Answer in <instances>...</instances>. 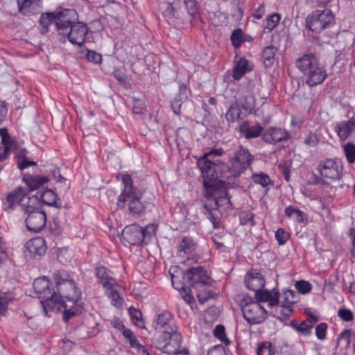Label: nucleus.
<instances>
[{
	"label": "nucleus",
	"mask_w": 355,
	"mask_h": 355,
	"mask_svg": "<svg viewBox=\"0 0 355 355\" xmlns=\"http://www.w3.org/2000/svg\"><path fill=\"white\" fill-rule=\"evenodd\" d=\"M252 180L254 183L259 184L262 187H266L268 185L273 184V182L269 175L263 172L252 173Z\"/></svg>",
	"instance_id": "58836bf2"
},
{
	"label": "nucleus",
	"mask_w": 355,
	"mask_h": 355,
	"mask_svg": "<svg viewBox=\"0 0 355 355\" xmlns=\"http://www.w3.org/2000/svg\"><path fill=\"white\" fill-rule=\"evenodd\" d=\"M184 4L190 17V24L198 28H202V19L200 16V6L197 0H184Z\"/></svg>",
	"instance_id": "6ab92c4d"
},
{
	"label": "nucleus",
	"mask_w": 355,
	"mask_h": 355,
	"mask_svg": "<svg viewBox=\"0 0 355 355\" xmlns=\"http://www.w3.org/2000/svg\"><path fill=\"white\" fill-rule=\"evenodd\" d=\"M40 198L47 205L55 207H60L62 206V202L58 198L57 193L51 189H47L44 191L40 195Z\"/></svg>",
	"instance_id": "2f4dec72"
},
{
	"label": "nucleus",
	"mask_w": 355,
	"mask_h": 355,
	"mask_svg": "<svg viewBox=\"0 0 355 355\" xmlns=\"http://www.w3.org/2000/svg\"><path fill=\"white\" fill-rule=\"evenodd\" d=\"M239 297L243 317L249 324H261L267 318L266 310L249 295H242Z\"/></svg>",
	"instance_id": "6e6552de"
},
{
	"label": "nucleus",
	"mask_w": 355,
	"mask_h": 355,
	"mask_svg": "<svg viewBox=\"0 0 355 355\" xmlns=\"http://www.w3.org/2000/svg\"><path fill=\"white\" fill-rule=\"evenodd\" d=\"M121 180V193L117 198L116 205L119 209L128 207L133 216L141 217L146 212V202L142 200L144 192L134 185V181L128 173H123L117 177Z\"/></svg>",
	"instance_id": "f03ea898"
},
{
	"label": "nucleus",
	"mask_w": 355,
	"mask_h": 355,
	"mask_svg": "<svg viewBox=\"0 0 355 355\" xmlns=\"http://www.w3.org/2000/svg\"><path fill=\"white\" fill-rule=\"evenodd\" d=\"M295 288L300 293L304 295L311 292L312 286L307 281L300 280L296 282Z\"/></svg>",
	"instance_id": "3c124183"
},
{
	"label": "nucleus",
	"mask_w": 355,
	"mask_h": 355,
	"mask_svg": "<svg viewBox=\"0 0 355 355\" xmlns=\"http://www.w3.org/2000/svg\"><path fill=\"white\" fill-rule=\"evenodd\" d=\"M299 300V296L297 293L291 289H284L282 293H279V304L281 307L280 314L282 320L288 319L293 313V305Z\"/></svg>",
	"instance_id": "f3484780"
},
{
	"label": "nucleus",
	"mask_w": 355,
	"mask_h": 355,
	"mask_svg": "<svg viewBox=\"0 0 355 355\" xmlns=\"http://www.w3.org/2000/svg\"><path fill=\"white\" fill-rule=\"evenodd\" d=\"M77 14L74 17H67L65 19L69 21V25L66 29L60 31V34L67 35L68 40L73 44L79 47L85 43V37L88 33L89 28L86 24L77 21L73 22L76 18Z\"/></svg>",
	"instance_id": "4468645a"
},
{
	"label": "nucleus",
	"mask_w": 355,
	"mask_h": 355,
	"mask_svg": "<svg viewBox=\"0 0 355 355\" xmlns=\"http://www.w3.org/2000/svg\"><path fill=\"white\" fill-rule=\"evenodd\" d=\"M0 136L1 138V146H8V150H13L17 148V142L10 138L8 130L6 128H1L0 129Z\"/></svg>",
	"instance_id": "e433bc0d"
},
{
	"label": "nucleus",
	"mask_w": 355,
	"mask_h": 355,
	"mask_svg": "<svg viewBox=\"0 0 355 355\" xmlns=\"http://www.w3.org/2000/svg\"><path fill=\"white\" fill-rule=\"evenodd\" d=\"M263 127L257 124L254 125H250L248 121L243 122L239 126L240 132L247 139H255L259 137L263 132Z\"/></svg>",
	"instance_id": "bb28decb"
},
{
	"label": "nucleus",
	"mask_w": 355,
	"mask_h": 355,
	"mask_svg": "<svg viewBox=\"0 0 355 355\" xmlns=\"http://www.w3.org/2000/svg\"><path fill=\"white\" fill-rule=\"evenodd\" d=\"M94 276L97 282L105 290L112 288L113 286H119V284L114 276V272L104 266H97L94 268Z\"/></svg>",
	"instance_id": "a211bd4d"
},
{
	"label": "nucleus",
	"mask_w": 355,
	"mask_h": 355,
	"mask_svg": "<svg viewBox=\"0 0 355 355\" xmlns=\"http://www.w3.org/2000/svg\"><path fill=\"white\" fill-rule=\"evenodd\" d=\"M214 335L216 338H218L220 342L223 343L225 345H230L231 342L226 335L225 329L223 325H216L214 330Z\"/></svg>",
	"instance_id": "c03bdc74"
},
{
	"label": "nucleus",
	"mask_w": 355,
	"mask_h": 355,
	"mask_svg": "<svg viewBox=\"0 0 355 355\" xmlns=\"http://www.w3.org/2000/svg\"><path fill=\"white\" fill-rule=\"evenodd\" d=\"M334 22V15L330 10H316L306 19V26L312 32L320 33Z\"/></svg>",
	"instance_id": "2eb2a0df"
},
{
	"label": "nucleus",
	"mask_w": 355,
	"mask_h": 355,
	"mask_svg": "<svg viewBox=\"0 0 355 355\" xmlns=\"http://www.w3.org/2000/svg\"><path fill=\"white\" fill-rule=\"evenodd\" d=\"M205 189V196L210 203L205 204L203 213L212 223L214 228H218L220 226V218L216 214V211H225L232 209L230 196L227 189L223 187L214 184Z\"/></svg>",
	"instance_id": "20e7f679"
},
{
	"label": "nucleus",
	"mask_w": 355,
	"mask_h": 355,
	"mask_svg": "<svg viewBox=\"0 0 355 355\" xmlns=\"http://www.w3.org/2000/svg\"><path fill=\"white\" fill-rule=\"evenodd\" d=\"M182 275L189 286L193 288L209 285L211 282V279L207 270L202 266L191 267L186 273L182 272Z\"/></svg>",
	"instance_id": "dca6fc26"
},
{
	"label": "nucleus",
	"mask_w": 355,
	"mask_h": 355,
	"mask_svg": "<svg viewBox=\"0 0 355 355\" xmlns=\"http://www.w3.org/2000/svg\"><path fill=\"white\" fill-rule=\"evenodd\" d=\"M255 214L252 211H243L240 214L239 220L241 225H248L250 227L256 225Z\"/></svg>",
	"instance_id": "37998d69"
},
{
	"label": "nucleus",
	"mask_w": 355,
	"mask_h": 355,
	"mask_svg": "<svg viewBox=\"0 0 355 355\" xmlns=\"http://www.w3.org/2000/svg\"><path fill=\"white\" fill-rule=\"evenodd\" d=\"M243 109H245V107H241L237 101H234L228 108L225 114L226 120L228 122L233 123L243 119L246 113L243 112Z\"/></svg>",
	"instance_id": "c85d7f7f"
},
{
	"label": "nucleus",
	"mask_w": 355,
	"mask_h": 355,
	"mask_svg": "<svg viewBox=\"0 0 355 355\" xmlns=\"http://www.w3.org/2000/svg\"><path fill=\"white\" fill-rule=\"evenodd\" d=\"M110 324L113 328L119 330L121 334L128 329L125 327L123 321L118 318H114Z\"/></svg>",
	"instance_id": "052dcab7"
},
{
	"label": "nucleus",
	"mask_w": 355,
	"mask_h": 355,
	"mask_svg": "<svg viewBox=\"0 0 355 355\" xmlns=\"http://www.w3.org/2000/svg\"><path fill=\"white\" fill-rule=\"evenodd\" d=\"M15 298L16 297L13 292L0 291V315H6L9 304L13 302Z\"/></svg>",
	"instance_id": "473e14b6"
},
{
	"label": "nucleus",
	"mask_w": 355,
	"mask_h": 355,
	"mask_svg": "<svg viewBox=\"0 0 355 355\" xmlns=\"http://www.w3.org/2000/svg\"><path fill=\"white\" fill-rule=\"evenodd\" d=\"M156 227L153 224H149L145 227L139 225L132 224L126 226L123 232V239L132 245H141L146 244L155 234Z\"/></svg>",
	"instance_id": "9b49d317"
},
{
	"label": "nucleus",
	"mask_w": 355,
	"mask_h": 355,
	"mask_svg": "<svg viewBox=\"0 0 355 355\" xmlns=\"http://www.w3.org/2000/svg\"><path fill=\"white\" fill-rule=\"evenodd\" d=\"M338 316L344 322H352L354 319V313L349 309L340 308L338 311Z\"/></svg>",
	"instance_id": "8fccbe9b"
},
{
	"label": "nucleus",
	"mask_w": 355,
	"mask_h": 355,
	"mask_svg": "<svg viewBox=\"0 0 355 355\" xmlns=\"http://www.w3.org/2000/svg\"><path fill=\"white\" fill-rule=\"evenodd\" d=\"M277 49L273 45L266 46L263 50V59L266 67H270L273 64Z\"/></svg>",
	"instance_id": "c9c22d12"
},
{
	"label": "nucleus",
	"mask_w": 355,
	"mask_h": 355,
	"mask_svg": "<svg viewBox=\"0 0 355 355\" xmlns=\"http://www.w3.org/2000/svg\"><path fill=\"white\" fill-rule=\"evenodd\" d=\"M171 279L174 288L178 291L185 290V284L181 281L180 277L178 275L171 273Z\"/></svg>",
	"instance_id": "6e6d98bb"
},
{
	"label": "nucleus",
	"mask_w": 355,
	"mask_h": 355,
	"mask_svg": "<svg viewBox=\"0 0 355 355\" xmlns=\"http://www.w3.org/2000/svg\"><path fill=\"white\" fill-rule=\"evenodd\" d=\"M311 328L312 324L311 322L302 321L299 324V326L297 328V331L304 336H309L311 333Z\"/></svg>",
	"instance_id": "4d7b16f0"
},
{
	"label": "nucleus",
	"mask_w": 355,
	"mask_h": 355,
	"mask_svg": "<svg viewBox=\"0 0 355 355\" xmlns=\"http://www.w3.org/2000/svg\"><path fill=\"white\" fill-rule=\"evenodd\" d=\"M355 130V116L349 118L347 121L337 123L334 126V131L340 140L347 139L351 133Z\"/></svg>",
	"instance_id": "5701e85b"
},
{
	"label": "nucleus",
	"mask_w": 355,
	"mask_h": 355,
	"mask_svg": "<svg viewBox=\"0 0 355 355\" xmlns=\"http://www.w3.org/2000/svg\"><path fill=\"white\" fill-rule=\"evenodd\" d=\"M49 181V178L45 175H40L35 173H24L22 182L27 187L29 191L38 189Z\"/></svg>",
	"instance_id": "aec40b11"
},
{
	"label": "nucleus",
	"mask_w": 355,
	"mask_h": 355,
	"mask_svg": "<svg viewBox=\"0 0 355 355\" xmlns=\"http://www.w3.org/2000/svg\"><path fill=\"white\" fill-rule=\"evenodd\" d=\"M54 280L55 282V287L58 288L60 285L65 284L66 282L72 280L68 272L64 270L56 271L53 275Z\"/></svg>",
	"instance_id": "79ce46f5"
},
{
	"label": "nucleus",
	"mask_w": 355,
	"mask_h": 355,
	"mask_svg": "<svg viewBox=\"0 0 355 355\" xmlns=\"http://www.w3.org/2000/svg\"><path fill=\"white\" fill-rule=\"evenodd\" d=\"M327 324L324 322L319 323L315 327V336L319 340H324L327 336Z\"/></svg>",
	"instance_id": "5fc2aeb1"
},
{
	"label": "nucleus",
	"mask_w": 355,
	"mask_h": 355,
	"mask_svg": "<svg viewBox=\"0 0 355 355\" xmlns=\"http://www.w3.org/2000/svg\"><path fill=\"white\" fill-rule=\"evenodd\" d=\"M348 236L350 239V254L355 258V227H352L349 230Z\"/></svg>",
	"instance_id": "680f3d73"
},
{
	"label": "nucleus",
	"mask_w": 355,
	"mask_h": 355,
	"mask_svg": "<svg viewBox=\"0 0 355 355\" xmlns=\"http://www.w3.org/2000/svg\"><path fill=\"white\" fill-rule=\"evenodd\" d=\"M252 70V67L245 58H240L234 64L232 69V78L234 80H241L248 72Z\"/></svg>",
	"instance_id": "a878e982"
},
{
	"label": "nucleus",
	"mask_w": 355,
	"mask_h": 355,
	"mask_svg": "<svg viewBox=\"0 0 355 355\" xmlns=\"http://www.w3.org/2000/svg\"><path fill=\"white\" fill-rule=\"evenodd\" d=\"M146 110V103L144 101L137 99L133 98L132 102V112L136 114H143Z\"/></svg>",
	"instance_id": "864d4df0"
},
{
	"label": "nucleus",
	"mask_w": 355,
	"mask_h": 355,
	"mask_svg": "<svg viewBox=\"0 0 355 355\" xmlns=\"http://www.w3.org/2000/svg\"><path fill=\"white\" fill-rule=\"evenodd\" d=\"M320 141L317 133L309 132L304 139V144L309 146H315Z\"/></svg>",
	"instance_id": "603ef678"
},
{
	"label": "nucleus",
	"mask_w": 355,
	"mask_h": 355,
	"mask_svg": "<svg viewBox=\"0 0 355 355\" xmlns=\"http://www.w3.org/2000/svg\"><path fill=\"white\" fill-rule=\"evenodd\" d=\"M281 20V15L279 13H272L267 16L266 24L264 26L266 33H271L278 25Z\"/></svg>",
	"instance_id": "4c0bfd02"
},
{
	"label": "nucleus",
	"mask_w": 355,
	"mask_h": 355,
	"mask_svg": "<svg viewBox=\"0 0 355 355\" xmlns=\"http://www.w3.org/2000/svg\"><path fill=\"white\" fill-rule=\"evenodd\" d=\"M7 113V103L5 101H0V124H1L6 119Z\"/></svg>",
	"instance_id": "338daca9"
},
{
	"label": "nucleus",
	"mask_w": 355,
	"mask_h": 355,
	"mask_svg": "<svg viewBox=\"0 0 355 355\" xmlns=\"http://www.w3.org/2000/svg\"><path fill=\"white\" fill-rule=\"evenodd\" d=\"M266 12L265 6L260 4L254 9L252 17L256 19H260L263 17Z\"/></svg>",
	"instance_id": "69168bd1"
},
{
	"label": "nucleus",
	"mask_w": 355,
	"mask_h": 355,
	"mask_svg": "<svg viewBox=\"0 0 355 355\" xmlns=\"http://www.w3.org/2000/svg\"><path fill=\"white\" fill-rule=\"evenodd\" d=\"M254 156L250 151L240 146L234 153V156L230 159L229 171L232 176L237 178L243 174L252 165Z\"/></svg>",
	"instance_id": "ddd939ff"
},
{
	"label": "nucleus",
	"mask_w": 355,
	"mask_h": 355,
	"mask_svg": "<svg viewBox=\"0 0 355 355\" xmlns=\"http://www.w3.org/2000/svg\"><path fill=\"white\" fill-rule=\"evenodd\" d=\"M87 58L88 60L92 61L96 64L101 63L102 61V56L100 53L89 50L87 53Z\"/></svg>",
	"instance_id": "13d9d810"
},
{
	"label": "nucleus",
	"mask_w": 355,
	"mask_h": 355,
	"mask_svg": "<svg viewBox=\"0 0 355 355\" xmlns=\"http://www.w3.org/2000/svg\"><path fill=\"white\" fill-rule=\"evenodd\" d=\"M76 10L73 9H63L53 12L42 13L40 18V31L42 34H45L49 31V28L52 23H55L57 30L60 32L62 29H66L69 25V21L65 18L67 17H74Z\"/></svg>",
	"instance_id": "9d476101"
},
{
	"label": "nucleus",
	"mask_w": 355,
	"mask_h": 355,
	"mask_svg": "<svg viewBox=\"0 0 355 355\" xmlns=\"http://www.w3.org/2000/svg\"><path fill=\"white\" fill-rule=\"evenodd\" d=\"M224 151L222 148L212 149L205 153L197 161V165L200 170L203 178V186L205 188L214 184L215 181L218 178L216 173V166L218 159L214 160L216 157L223 155Z\"/></svg>",
	"instance_id": "423d86ee"
},
{
	"label": "nucleus",
	"mask_w": 355,
	"mask_h": 355,
	"mask_svg": "<svg viewBox=\"0 0 355 355\" xmlns=\"http://www.w3.org/2000/svg\"><path fill=\"white\" fill-rule=\"evenodd\" d=\"M266 281L263 275L258 272H248L245 277V284L248 289L255 293L263 288Z\"/></svg>",
	"instance_id": "4be33fe9"
},
{
	"label": "nucleus",
	"mask_w": 355,
	"mask_h": 355,
	"mask_svg": "<svg viewBox=\"0 0 355 355\" xmlns=\"http://www.w3.org/2000/svg\"><path fill=\"white\" fill-rule=\"evenodd\" d=\"M34 0H17L19 12L24 15L33 14V6Z\"/></svg>",
	"instance_id": "a19ab883"
},
{
	"label": "nucleus",
	"mask_w": 355,
	"mask_h": 355,
	"mask_svg": "<svg viewBox=\"0 0 355 355\" xmlns=\"http://www.w3.org/2000/svg\"><path fill=\"white\" fill-rule=\"evenodd\" d=\"M182 342V335L178 331V327L172 325L170 331H163L153 343L157 349L171 354L179 351Z\"/></svg>",
	"instance_id": "f8f14e48"
},
{
	"label": "nucleus",
	"mask_w": 355,
	"mask_h": 355,
	"mask_svg": "<svg viewBox=\"0 0 355 355\" xmlns=\"http://www.w3.org/2000/svg\"><path fill=\"white\" fill-rule=\"evenodd\" d=\"M343 152L349 164L355 163V145L348 142L343 146Z\"/></svg>",
	"instance_id": "a18cd8bd"
},
{
	"label": "nucleus",
	"mask_w": 355,
	"mask_h": 355,
	"mask_svg": "<svg viewBox=\"0 0 355 355\" xmlns=\"http://www.w3.org/2000/svg\"><path fill=\"white\" fill-rule=\"evenodd\" d=\"M296 68L304 75L306 84L314 87L322 84L327 77L326 68L314 53H305L297 59Z\"/></svg>",
	"instance_id": "39448f33"
},
{
	"label": "nucleus",
	"mask_w": 355,
	"mask_h": 355,
	"mask_svg": "<svg viewBox=\"0 0 355 355\" xmlns=\"http://www.w3.org/2000/svg\"><path fill=\"white\" fill-rule=\"evenodd\" d=\"M129 314L132 323L140 329L145 328L144 322L141 318V312L133 307L129 309Z\"/></svg>",
	"instance_id": "ea45409f"
},
{
	"label": "nucleus",
	"mask_w": 355,
	"mask_h": 355,
	"mask_svg": "<svg viewBox=\"0 0 355 355\" xmlns=\"http://www.w3.org/2000/svg\"><path fill=\"white\" fill-rule=\"evenodd\" d=\"M243 31L241 28L235 29L231 35V42L235 48L239 47L243 42Z\"/></svg>",
	"instance_id": "09e8293b"
},
{
	"label": "nucleus",
	"mask_w": 355,
	"mask_h": 355,
	"mask_svg": "<svg viewBox=\"0 0 355 355\" xmlns=\"http://www.w3.org/2000/svg\"><path fill=\"white\" fill-rule=\"evenodd\" d=\"M180 0H174L172 3H167L166 7L162 12V15L168 19L172 18H178L177 8L180 5Z\"/></svg>",
	"instance_id": "f704fd0d"
},
{
	"label": "nucleus",
	"mask_w": 355,
	"mask_h": 355,
	"mask_svg": "<svg viewBox=\"0 0 355 355\" xmlns=\"http://www.w3.org/2000/svg\"><path fill=\"white\" fill-rule=\"evenodd\" d=\"M255 299L258 303L268 302L270 307H273L279 304V291L277 288H274L270 291L263 289L255 293Z\"/></svg>",
	"instance_id": "412c9836"
},
{
	"label": "nucleus",
	"mask_w": 355,
	"mask_h": 355,
	"mask_svg": "<svg viewBox=\"0 0 355 355\" xmlns=\"http://www.w3.org/2000/svg\"><path fill=\"white\" fill-rule=\"evenodd\" d=\"M196 243L190 236H184L177 247V254L178 256H184L190 254L196 250Z\"/></svg>",
	"instance_id": "c756f323"
},
{
	"label": "nucleus",
	"mask_w": 355,
	"mask_h": 355,
	"mask_svg": "<svg viewBox=\"0 0 355 355\" xmlns=\"http://www.w3.org/2000/svg\"><path fill=\"white\" fill-rule=\"evenodd\" d=\"M119 286L105 289V293L111 300V304L116 308L120 307L123 304V297L119 294Z\"/></svg>",
	"instance_id": "72a5a7b5"
},
{
	"label": "nucleus",
	"mask_w": 355,
	"mask_h": 355,
	"mask_svg": "<svg viewBox=\"0 0 355 355\" xmlns=\"http://www.w3.org/2000/svg\"><path fill=\"white\" fill-rule=\"evenodd\" d=\"M343 162L338 157L326 158L319 162L316 170L320 182L329 184L340 180L343 175Z\"/></svg>",
	"instance_id": "0eeeda50"
},
{
	"label": "nucleus",
	"mask_w": 355,
	"mask_h": 355,
	"mask_svg": "<svg viewBox=\"0 0 355 355\" xmlns=\"http://www.w3.org/2000/svg\"><path fill=\"white\" fill-rule=\"evenodd\" d=\"M177 326L173 322L172 314L168 311H164L159 314L156 321V328L164 329L163 331H170L171 327Z\"/></svg>",
	"instance_id": "7c9ffc66"
},
{
	"label": "nucleus",
	"mask_w": 355,
	"mask_h": 355,
	"mask_svg": "<svg viewBox=\"0 0 355 355\" xmlns=\"http://www.w3.org/2000/svg\"><path fill=\"white\" fill-rule=\"evenodd\" d=\"M11 150H8V146H3L0 145V162H3L8 159Z\"/></svg>",
	"instance_id": "774afa93"
},
{
	"label": "nucleus",
	"mask_w": 355,
	"mask_h": 355,
	"mask_svg": "<svg viewBox=\"0 0 355 355\" xmlns=\"http://www.w3.org/2000/svg\"><path fill=\"white\" fill-rule=\"evenodd\" d=\"M275 237L279 245H284L289 240L291 234L284 229L278 228L275 233Z\"/></svg>",
	"instance_id": "49530a36"
},
{
	"label": "nucleus",
	"mask_w": 355,
	"mask_h": 355,
	"mask_svg": "<svg viewBox=\"0 0 355 355\" xmlns=\"http://www.w3.org/2000/svg\"><path fill=\"white\" fill-rule=\"evenodd\" d=\"M288 137V132L280 128H270L263 135L266 142L273 144L287 140Z\"/></svg>",
	"instance_id": "b1692460"
},
{
	"label": "nucleus",
	"mask_w": 355,
	"mask_h": 355,
	"mask_svg": "<svg viewBox=\"0 0 355 355\" xmlns=\"http://www.w3.org/2000/svg\"><path fill=\"white\" fill-rule=\"evenodd\" d=\"M55 295H60L59 300L53 301V310L64 308L63 319L68 321L72 317L82 313L83 303L81 300V292L72 279L60 285L55 291Z\"/></svg>",
	"instance_id": "7ed1b4c3"
},
{
	"label": "nucleus",
	"mask_w": 355,
	"mask_h": 355,
	"mask_svg": "<svg viewBox=\"0 0 355 355\" xmlns=\"http://www.w3.org/2000/svg\"><path fill=\"white\" fill-rule=\"evenodd\" d=\"M33 286L37 297L40 299L45 315H48L49 311H53V301L58 300L60 295H55V289L46 277L35 279Z\"/></svg>",
	"instance_id": "1a4fd4ad"
},
{
	"label": "nucleus",
	"mask_w": 355,
	"mask_h": 355,
	"mask_svg": "<svg viewBox=\"0 0 355 355\" xmlns=\"http://www.w3.org/2000/svg\"><path fill=\"white\" fill-rule=\"evenodd\" d=\"M221 237H222L221 235H220L218 234H215L212 236L211 239H212V241L214 243L215 247L217 250L222 251V252H225V250H226L225 245L223 243L219 241V239H220Z\"/></svg>",
	"instance_id": "e2e57ef3"
},
{
	"label": "nucleus",
	"mask_w": 355,
	"mask_h": 355,
	"mask_svg": "<svg viewBox=\"0 0 355 355\" xmlns=\"http://www.w3.org/2000/svg\"><path fill=\"white\" fill-rule=\"evenodd\" d=\"M207 355H226L225 348L221 345H218L211 348Z\"/></svg>",
	"instance_id": "0e129e2a"
},
{
	"label": "nucleus",
	"mask_w": 355,
	"mask_h": 355,
	"mask_svg": "<svg viewBox=\"0 0 355 355\" xmlns=\"http://www.w3.org/2000/svg\"><path fill=\"white\" fill-rule=\"evenodd\" d=\"M6 210L10 211L19 205L21 209L28 214L26 218V225L28 231L40 232L46 225V215L40 206L38 198L29 196L26 190L19 187L6 197Z\"/></svg>",
	"instance_id": "f257e3e1"
},
{
	"label": "nucleus",
	"mask_w": 355,
	"mask_h": 355,
	"mask_svg": "<svg viewBox=\"0 0 355 355\" xmlns=\"http://www.w3.org/2000/svg\"><path fill=\"white\" fill-rule=\"evenodd\" d=\"M257 355H275V351L270 342H264L257 347Z\"/></svg>",
	"instance_id": "de8ad7c7"
},
{
	"label": "nucleus",
	"mask_w": 355,
	"mask_h": 355,
	"mask_svg": "<svg viewBox=\"0 0 355 355\" xmlns=\"http://www.w3.org/2000/svg\"><path fill=\"white\" fill-rule=\"evenodd\" d=\"M17 167L21 170L24 171L29 166H37V162L34 161L28 160L27 158L21 159L17 162Z\"/></svg>",
	"instance_id": "bf43d9fd"
},
{
	"label": "nucleus",
	"mask_w": 355,
	"mask_h": 355,
	"mask_svg": "<svg viewBox=\"0 0 355 355\" xmlns=\"http://www.w3.org/2000/svg\"><path fill=\"white\" fill-rule=\"evenodd\" d=\"M122 335L130 344V346L135 349L137 352L141 353V355H150L146 348L139 343L138 338L130 329L128 328L122 333Z\"/></svg>",
	"instance_id": "cd10ccee"
},
{
	"label": "nucleus",
	"mask_w": 355,
	"mask_h": 355,
	"mask_svg": "<svg viewBox=\"0 0 355 355\" xmlns=\"http://www.w3.org/2000/svg\"><path fill=\"white\" fill-rule=\"evenodd\" d=\"M27 250L33 254L44 255L47 250L45 239L41 236H36L28 240L26 243Z\"/></svg>",
	"instance_id": "393cba45"
}]
</instances>
